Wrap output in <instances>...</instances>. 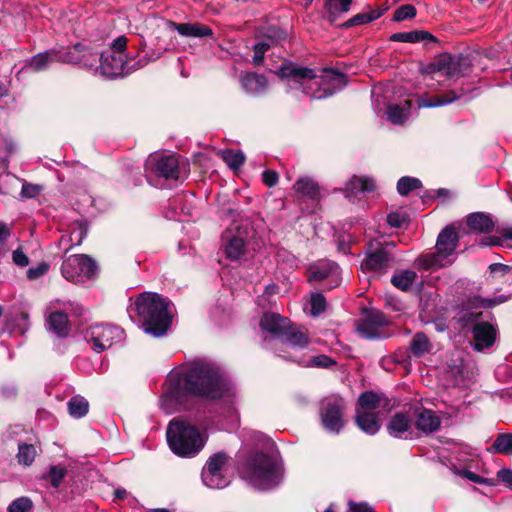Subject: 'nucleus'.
<instances>
[{
	"label": "nucleus",
	"mask_w": 512,
	"mask_h": 512,
	"mask_svg": "<svg viewBox=\"0 0 512 512\" xmlns=\"http://www.w3.org/2000/svg\"><path fill=\"white\" fill-rule=\"evenodd\" d=\"M441 420L437 414L429 409H423L416 414L415 426L416 428L425 433H433L440 428Z\"/></svg>",
	"instance_id": "28"
},
{
	"label": "nucleus",
	"mask_w": 512,
	"mask_h": 512,
	"mask_svg": "<svg viewBox=\"0 0 512 512\" xmlns=\"http://www.w3.org/2000/svg\"><path fill=\"white\" fill-rule=\"evenodd\" d=\"M451 374L455 375V385L464 387L468 385V382L464 378V367L453 368L450 371Z\"/></svg>",
	"instance_id": "58"
},
{
	"label": "nucleus",
	"mask_w": 512,
	"mask_h": 512,
	"mask_svg": "<svg viewBox=\"0 0 512 512\" xmlns=\"http://www.w3.org/2000/svg\"><path fill=\"white\" fill-rule=\"evenodd\" d=\"M412 106V101L408 99L388 104L385 110L387 120L393 125L404 124L410 117Z\"/></svg>",
	"instance_id": "24"
},
{
	"label": "nucleus",
	"mask_w": 512,
	"mask_h": 512,
	"mask_svg": "<svg viewBox=\"0 0 512 512\" xmlns=\"http://www.w3.org/2000/svg\"><path fill=\"white\" fill-rule=\"evenodd\" d=\"M174 313L173 304L157 293L140 294L128 308L130 318L137 315L143 331L154 337H161L171 326Z\"/></svg>",
	"instance_id": "4"
},
{
	"label": "nucleus",
	"mask_w": 512,
	"mask_h": 512,
	"mask_svg": "<svg viewBox=\"0 0 512 512\" xmlns=\"http://www.w3.org/2000/svg\"><path fill=\"white\" fill-rule=\"evenodd\" d=\"M67 406L69 414L74 418L84 417L89 410L88 401L84 397L79 395L72 397L68 401Z\"/></svg>",
	"instance_id": "37"
},
{
	"label": "nucleus",
	"mask_w": 512,
	"mask_h": 512,
	"mask_svg": "<svg viewBox=\"0 0 512 512\" xmlns=\"http://www.w3.org/2000/svg\"><path fill=\"white\" fill-rule=\"evenodd\" d=\"M295 195L300 199L317 201L321 198L319 184L311 177L303 176L297 179L292 187Z\"/></svg>",
	"instance_id": "23"
},
{
	"label": "nucleus",
	"mask_w": 512,
	"mask_h": 512,
	"mask_svg": "<svg viewBox=\"0 0 512 512\" xmlns=\"http://www.w3.org/2000/svg\"><path fill=\"white\" fill-rule=\"evenodd\" d=\"M48 271L49 264L46 262H41L27 270V278L29 280H36L47 274Z\"/></svg>",
	"instance_id": "49"
},
{
	"label": "nucleus",
	"mask_w": 512,
	"mask_h": 512,
	"mask_svg": "<svg viewBox=\"0 0 512 512\" xmlns=\"http://www.w3.org/2000/svg\"><path fill=\"white\" fill-rule=\"evenodd\" d=\"M260 326L266 334L265 339L279 340L292 351L302 350L309 345V338L301 327L291 325L288 318L276 313H265Z\"/></svg>",
	"instance_id": "7"
},
{
	"label": "nucleus",
	"mask_w": 512,
	"mask_h": 512,
	"mask_svg": "<svg viewBox=\"0 0 512 512\" xmlns=\"http://www.w3.org/2000/svg\"><path fill=\"white\" fill-rule=\"evenodd\" d=\"M355 422L357 427L368 435H375L380 430L379 415L376 412L356 410Z\"/></svg>",
	"instance_id": "29"
},
{
	"label": "nucleus",
	"mask_w": 512,
	"mask_h": 512,
	"mask_svg": "<svg viewBox=\"0 0 512 512\" xmlns=\"http://www.w3.org/2000/svg\"><path fill=\"white\" fill-rule=\"evenodd\" d=\"M41 188L38 185L30 184V183H23L22 189H21V197L22 198H34L36 197Z\"/></svg>",
	"instance_id": "53"
},
{
	"label": "nucleus",
	"mask_w": 512,
	"mask_h": 512,
	"mask_svg": "<svg viewBox=\"0 0 512 512\" xmlns=\"http://www.w3.org/2000/svg\"><path fill=\"white\" fill-rule=\"evenodd\" d=\"M275 74L290 90L302 91L313 99L322 100L333 96L347 85L346 76L333 69L315 70L283 61Z\"/></svg>",
	"instance_id": "2"
},
{
	"label": "nucleus",
	"mask_w": 512,
	"mask_h": 512,
	"mask_svg": "<svg viewBox=\"0 0 512 512\" xmlns=\"http://www.w3.org/2000/svg\"><path fill=\"white\" fill-rule=\"evenodd\" d=\"M243 479L260 491L278 487L284 480V464L275 444L267 439L262 450L252 452L240 468Z\"/></svg>",
	"instance_id": "3"
},
{
	"label": "nucleus",
	"mask_w": 512,
	"mask_h": 512,
	"mask_svg": "<svg viewBox=\"0 0 512 512\" xmlns=\"http://www.w3.org/2000/svg\"><path fill=\"white\" fill-rule=\"evenodd\" d=\"M20 179L14 174L6 171V168L0 173V193L12 194L18 188Z\"/></svg>",
	"instance_id": "40"
},
{
	"label": "nucleus",
	"mask_w": 512,
	"mask_h": 512,
	"mask_svg": "<svg viewBox=\"0 0 512 512\" xmlns=\"http://www.w3.org/2000/svg\"><path fill=\"white\" fill-rule=\"evenodd\" d=\"M395 244L393 242L369 244L366 256L361 263V269L364 273L383 274L385 273L393 259Z\"/></svg>",
	"instance_id": "11"
},
{
	"label": "nucleus",
	"mask_w": 512,
	"mask_h": 512,
	"mask_svg": "<svg viewBox=\"0 0 512 512\" xmlns=\"http://www.w3.org/2000/svg\"><path fill=\"white\" fill-rule=\"evenodd\" d=\"M171 451L182 458L195 457L205 446L207 435L185 421L173 419L166 431Z\"/></svg>",
	"instance_id": "5"
},
{
	"label": "nucleus",
	"mask_w": 512,
	"mask_h": 512,
	"mask_svg": "<svg viewBox=\"0 0 512 512\" xmlns=\"http://www.w3.org/2000/svg\"><path fill=\"white\" fill-rule=\"evenodd\" d=\"M410 349L414 356L422 357L431 349L429 339L424 333H416L410 343Z\"/></svg>",
	"instance_id": "38"
},
{
	"label": "nucleus",
	"mask_w": 512,
	"mask_h": 512,
	"mask_svg": "<svg viewBox=\"0 0 512 512\" xmlns=\"http://www.w3.org/2000/svg\"><path fill=\"white\" fill-rule=\"evenodd\" d=\"M60 50L51 49L34 55L26 64L34 72L47 70L54 62H59Z\"/></svg>",
	"instance_id": "27"
},
{
	"label": "nucleus",
	"mask_w": 512,
	"mask_h": 512,
	"mask_svg": "<svg viewBox=\"0 0 512 512\" xmlns=\"http://www.w3.org/2000/svg\"><path fill=\"white\" fill-rule=\"evenodd\" d=\"M467 226L478 233H489L494 228L492 219L482 212H474L466 218Z\"/></svg>",
	"instance_id": "31"
},
{
	"label": "nucleus",
	"mask_w": 512,
	"mask_h": 512,
	"mask_svg": "<svg viewBox=\"0 0 512 512\" xmlns=\"http://www.w3.org/2000/svg\"><path fill=\"white\" fill-rule=\"evenodd\" d=\"M417 278L416 272L412 270H400L395 272L391 278V283L402 291H407L411 288Z\"/></svg>",
	"instance_id": "36"
},
{
	"label": "nucleus",
	"mask_w": 512,
	"mask_h": 512,
	"mask_svg": "<svg viewBox=\"0 0 512 512\" xmlns=\"http://www.w3.org/2000/svg\"><path fill=\"white\" fill-rule=\"evenodd\" d=\"M385 315L377 310H371L359 321L357 331L365 339L380 337L379 328L387 325Z\"/></svg>",
	"instance_id": "19"
},
{
	"label": "nucleus",
	"mask_w": 512,
	"mask_h": 512,
	"mask_svg": "<svg viewBox=\"0 0 512 512\" xmlns=\"http://www.w3.org/2000/svg\"><path fill=\"white\" fill-rule=\"evenodd\" d=\"M262 180L265 185L273 187L278 182V174L273 170H266L262 173Z\"/></svg>",
	"instance_id": "57"
},
{
	"label": "nucleus",
	"mask_w": 512,
	"mask_h": 512,
	"mask_svg": "<svg viewBox=\"0 0 512 512\" xmlns=\"http://www.w3.org/2000/svg\"><path fill=\"white\" fill-rule=\"evenodd\" d=\"M10 236V230L4 222H0V248L6 243Z\"/></svg>",
	"instance_id": "62"
},
{
	"label": "nucleus",
	"mask_w": 512,
	"mask_h": 512,
	"mask_svg": "<svg viewBox=\"0 0 512 512\" xmlns=\"http://www.w3.org/2000/svg\"><path fill=\"white\" fill-rule=\"evenodd\" d=\"M387 432L391 437L411 439L413 437V419L406 412H397L387 423Z\"/></svg>",
	"instance_id": "20"
},
{
	"label": "nucleus",
	"mask_w": 512,
	"mask_h": 512,
	"mask_svg": "<svg viewBox=\"0 0 512 512\" xmlns=\"http://www.w3.org/2000/svg\"><path fill=\"white\" fill-rule=\"evenodd\" d=\"M228 460L229 457L224 452H218L209 457L201 473L202 482L206 487L223 489L229 485Z\"/></svg>",
	"instance_id": "12"
},
{
	"label": "nucleus",
	"mask_w": 512,
	"mask_h": 512,
	"mask_svg": "<svg viewBox=\"0 0 512 512\" xmlns=\"http://www.w3.org/2000/svg\"><path fill=\"white\" fill-rule=\"evenodd\" d=\"M33 507L32 501L27 497H20L8 506V512H30Z\"/></svg>",
	"instance_id": "46"
},
{
	"label": "nucleus",
	"mask_w": 512,
	"mask_h": 512,
	"mask_svg": "<svg viewBox=\"0 0 512 512\" xmlns=\"http://www.w3.org/2000/svg\"><path fill=\"white\" fill-rule=\"evenodd\" d=\"M96 270V264L87 255H70L61 266L63 277L71 282L77 283L83 278H90Z\"/></svg>",
	"instance_id": "14"
},
{
	"label": "nucleus",
	"mask_w": 512,
	"mask_h": 512,
	"mask_svg": "<svg viewBox=\"0 0 512 512\" xmlns=\"http://www.w3.org/2000/svg\"><path fill=\"white\" fill-rule=\"evenodd\" d=\"M408 221V217L402 212H391L387 216V222L391 227L402 228Z\"/></svg>",
	"instance_id": "51"
},
{
	"label": "nucleus",
	"mask_w": 512,
	"mask_h": 512,
	"mask_svg": "<svg viewBox=\"0 0 512 512\" xmlns=\"http://www.w3.org/2000/svg\"><path fill=\"white\" fill-rule=\"evenodd\" d=\"M347 512H374L373 509L366 503H356L349 501Z\"/></svg>",
	"instance_id": "60"
},
{
	"label": "nucleus",
	"mask_w": 512,
	"mask_h": 512,
	"mask_svg": "<svg viewBox=\"0 0 512 512\" xmlns=\"http://www.w3.org/2000/svg\"><path fill=\"white\" fill-rule=\"evenodd\" d=\"M346 403L339 395H331L321 401L319 417L322 428L333 435H338L345 427Z\"/></svg>",
	"instance_id": "10"
},
{
	"label": "nucleus",
	"mask_w": 512,
	"mask_h": 512,
	"mask_svg": "<svg viewBox=\"0 0 512 512\" xmlns=\"http://www.w3.org/2000/svg\"><path fill=\"white\" fill-rule=\"evenodd\" d=\"M12 259L13 263L19 267H26L29 264V258L21 248L13 251Z\"/></svg>",
	"instance_id": "54"
},
{
	"label": "nucleus",
	"mask_w": 512,
	"mask_h": 512,
	"mask_svg": "<svg viewBox=\"0 0 512 512\" xmlns=\"http://www.w3.org/2000/svg\"><path fill=\"white\" fill-rule=\"evenodd\" d=\"M205 400H222L223 412L231 419L236 418L237 391L225 372L215 362L195 359L173 369L167 376L161 409L172 414L188 409V397Z\"/></svg>",
	"instance_id": "1"
},
{
	"label": "nucleus",
	"mask_w": 512,
	"mask_h": 512,
	"mask_svg": "<svg viewBox=\"0 0 512 512\" xmlns=\"http://www.w3.org/2000/svg\"><path fill=\"white\" fill-rule=\"evenodd\" d=\"M67 475V468L63 465H51L43 478L47 480L53 488H58Z\"/></svg>",
	"instance_id": "41"
},
{
	"label": "nucleus",
	"mask_w": 512,
	"mask_h": 512,
	"mask_svg": "<svg viewBox=\"0 0 512 512\" xmlns=\"http://www.w3.org/2000/svg\"><path fill=\"white\" fill-rule=\"evenodd\" d=\"M167 27L176 30L181 36L189 38H207L213 36L212 29L201 23H176L165 21Z\"/></svg>",
	"instance_id": "22"
},
{
	"label": "nucleus",
	"mask_w": 512,
	"mask_h": 512,
	"mask_svg": "<svg viewBox=\"0 0 512 512\" xmlns=\"http://www.w3.org/2000/svg\"><path fill=\"white\" fill-rule=\"evenodd\" d=\"M127 38L119 36L113 40L109 49L102 52L99 57L98 71L107 78H117L128 75L136 69L133 60L126 54Z\"/></svg>",
	"instance_id": "8"
},
{
	"label": "nucleus",
	"mask_w": 512,
	"mask_h": 512,
	"mask_svg": "<svg viewBox=\"0 0 512 512\" xmlns=\"http://www.w3.org/2000/svg\"><path fill=\"white\" fill-rule=\"evenodd\" d=\"M416 15V9L414 6L407 4L398 8L395 13L393 19L395 21H403L405 19L412 18Z\"/></svg>",
	"instance_id": "50"
},
{
	"label": "nucleus",
	"mask_w": 512,
	"mask_h": 512,
	"mask_svg": "<svg viewBox=\"0 0 512 512\" xmlns=\"http://www.w3.org/2000/svg\"><path fill=\"white\" fill-rule=\"evenodd\" d=\"M123 330L114 325H93L85 333V340L92 349L101 353L122 340Z\"/></svg>",
	"instance_id": "13"
},
{
	"label": "nucleus",
	"mask_w": 512,
	"mask_h": 512,
	"mask_svg": "<svg viewBox=\"0 0 512 512\" xmlns=\"http://www.w3.org/2000/svg\"><path fill=\"white\" fill-rule=\"evenodd\" d=\"M308 279L310 282L328 281V287L334 288L340 284L339 266L332 261H320L308 268Z\"/></svg>",
	"instance_id": "18"
},
{
	"label": "nucleus",
	"mask_w": 512,
	"mask_h": 512,
	"mask_svg": "<svg viewBox=\"0 0 512 512\" xmlns=\"http://www.w3.org/2000/svg\"><path fill=\"white\" fill-rule=\"evenodd\" d=\"M458 240L455 228L446 226L437 237L435 251L419 257L418 266L426 270H436L451 264Z\"/></svg>",
	"instance_id": "9"
},
{
	"label": "nucleus",
	"mask_w": 512,
	"mask_h": 512,
	"mask_svg": "<svg viewBox=\"0 0 512 512\" xmlns=\"http://www.w3.org/2000/svg\"><path fill=\"white\" fill-rule=\"evenodd\" d=\"M389 39L393 42L403 43H418L426 40H430L432 42L436 41V38L432 34L422 30L397 32L392 34Z\"/></svg>",
	"instance_id": "33"
},
{
	"label": "nucleus",
	"mask_w": 512,
	"mask_h": 512,
	"mask_svg": "<svg viewBox=\"0 0 512 512\" xmlns=\"http://www.w3.org/2000/svg\"><path fill=\"white\" fill-rule=\"evenodd\" d=\"M491 454L512 455V433H500L493 444L487 448Z\"/></svg>",
	"instance_id": "34"
},
{
	"label": "nucleus",
	"mask_w": 512,
	"mask_h": 512,
	"mask_svg": "<svg viewBox=\"0 0 512 512\" xmlns=\"http://www.w3.org/2000/svg\"><path fill=\"white\" fill-rule=\"evenodd\" d=\"M481 246H501L505 247L507 246L504 236L502 237H496V236H490L482 238L480 241Z\"/></svg>",
	"instance_id": "55"
},
{
	"label": "nucleus",
	"mask_w": 512,
	"mask_h": 512,
	"mask_svg": "<svg viewBox=\"0 0 512 512\" xmlns=\"http://www.w3.org/2000/svg\"><path fill=\"white\" fill-rule=\"evenodd\" d=\"M457 474L470 480L471 482L476 483V484L493 485V483H494L492 479L483 478V477L477 475L476 473L471 472L466 469L458 470Z\"/></svg>",
	"instance_id": "48"
},
{
	"label": "nucleus",
	"mask_w": 512,
	"mask_h": 512,
	"mask_svg": "<svg viewBox=\"0 0 512 512\" xmlns=\"http://www.w3.org/2000/svg\"><path fill=\"white\" fill-rule=\"evenodd\" d=\"M422 188L420 179L411 176H403L397 181L396 189L399 195L407 196L409 193Z\"/></svg>",
	"instance_id": "39"
},
{
	"label": "nucleus",
	"mask_w": 512,
	"mask_h": 512,
	"mask_svg": "<svg viewBox=\"0 0 512 512\" xmlns=\"http://www.w3.org/2000/svg\"><path fill=\"white\" fill-rule=\"evenodd\" d=\"M269 44L262 41L254 45V56L253 63L255 65H260L264 59V54L268 50Z\"/></svg>",
	"instance_id": "52"
},
{
	"label": "nucleus",
	"mask_w": 512,
	"mask_h": 512,
	"mask_svg": "<svg viewBox=\"0 0 512 512\" xmlns=\"http://www.w3.org/2000/svg\"><path fill=\"white\" fill-rule=\"evenodd\" d=\"M221 154L224 162L233 170L238 169L245 161V156L241 151L225 150Z\"/></svg>",
	"instance_id": "45"
},
{
	"label": "nucleus",
	"mask_w": 512,
	"mask_h": 512,
	"mask_svg": "<svg viewBox=\"0 0 512 512\" xmlns=\"http://www.w3.org/2000/svg\"><path fill=\"white\" fill-rule=\"evenodd\" d=\"M146 173L159 178L176 181L179 178V162L175 155H151L145 163Z\"/></svg>",
	"instance_id": "17"
},
{
	"label": "nucleus",
	"mask_w": 512,
	"mask_h": 512,
	"mask_svg": "<svg viewBox=\"0 0 512 512\" xmlns=\"http://www.w3.org/2000/svg\"><path fill=\"white\" fill-rule=\"evenodd\" d=\"M489 270L494 275H506L512 272V267L501 263H493L489 266Z\"/></svg>",
	"instance_id": "56"
},
{
	"label": "nucleus",
	"mask_w": 512,
	"mask_h": 512,
	"mask_svg": "<svg viewBox=\"0 0 512 512\" xmlns=\"http://www.w3.org/2000/svg\"><path fill=\"white\" fill-rule=\"evenodd\" d=\"M497 477L508 487L512 488V469L502 468L497 472Z\"/></svg>",
	"instance_id": "59"
},
{
	"label": "nucleus",
	"mask_w": 512,
	"mask_h": 512,
	"mask_svg": "<svg viewBox=\"0 0 512 512\" xmlns=\"http://www.w3.org/2000/svg\"><path fill=\"white\" fill-rule=\"evenodd\" d=\"M243 90L250 95H259L267 88V79L264 75L247 72L240 76Z\"/></svg>",
	"instance_id": "26"
},
{
	"label": "nucleus",
	"mask_w": 512,
	"mask_h": 512,
	"mask_svg": "<svg viewBox=\"0 0 512 512\" xmlns=\"http://www.w3.org/2000/svg\"><path fill=\"white\" fill-rule=\"evenodd\" d=\"M446 58H443L439 62V66L441 69L445 70V73L448 75H455L457 73V63L449 59V62L447 63V67H445Z\"/></svg>",
	"instance_id": "61"
},
{
	"label": "nucleus",
	"mask_w": 512,
	"mask_h": 512,
	"mask_svg": "<svg viewBox=\"0 0 512 512\" xmlns=\"http://www.w3.org/2000/svg\"><path fill=\"white\" fill-rule=\"evenodd\" d=\"M297 351H293V353H290L288 356H284L285 358L298 363L299 365L303 367H321V368H329L332 365L335 364V361H333L330 357L321 354L316 356H311L309 358L305 357L304 355H297Z\"/></svg>",
	"instance_id": "30"
},
{
	"label": "nucleus",
	"mask_w": 512,
	"mask_h": 512,
	"mask_svg": "<svg viewBox=\"0 0 512 512\" xmlns=\"http://www.w3.org/2000/svg\"><path fill=\"white\" fill-rule=\"evenodd\" d=\"M82 42L74 44L66 51H60L59 62L73 65H89L86 60L81 58Z\"/></svg>",
	"instance_id": "35"
},
{
	"label": "nucleus",
	"mask_w": 512,
	"mask_h": 512,
	"mask_svg": "<svg viewBox=\"0 0 512 512\" xmlns=\"http://www.w3.org/2000/svg\"><path fill=\"white\" fill-rule=\"evenodd\" d=\"M479 316V313H471L468 317V314L465 313L460 317V320L474 323L472 330L474 348L478 351H482L494 344L497 336V330L493 324L485 321H479Z\"/></svg>",
	"instance_id": "16"
},
{
	"label": "nucleus",
	"mask_w": 512,
	"mask_h": 512,
	"mask_svg": "<svg viewBox=\"0 0 512 512\" xmlns=\"http://www.w3.org/2000/svg\"><path fill=\"white\" fill-rule=\"evenodd\" d=\"M385 404V399L382 395L373 391H366L359 396L356 410L375 412L377 408Z\"/></svg>",
	"instance_id": "32"
},
{
	"label": "nucleus",
	"mask_w": 512,
	"mask_h": 512,
	"mask_svg": "<svg viewBox=\"0 0 512 512\" xmlns=\"http://www.w3.org/2000/svg\"><path fill=\"white\" fill-rule=\"evenodd\" d=\"M37 455V450L34 445L22 443L18 446V462L25 466H30Z\"/></svg>",
	"instance_id": "43"
},
{
	"label": "nucleus",
	"mask_w": 512,
	"mask_h": 512,
	"mask_svg": "<svg viewBox=\"0 0 512 512\" xmlns=\"http://www.w3.org/2000/svg\"><path fill=\"white\" fill-rule=\"evenodd\" d=\"M468 91L464 89H460L459 91L451 90L443 95H436L433 97H422L418 100L419 108H433L440 107L447 104H450L463 96H465Z\"/></svg>",
	"instance_id": "25"
},
{
	"label": "nucleus",
	"mask_w": 512,
	"mask_h": 512,
	"mask_svg": "<svg viewBox=\"0 0 512 512\" xmlns=\"http://www.w3.org/2000/svg\"><path fill=\"white\" fill-rule=\"evenodd\" d=\"M382 15V11L380 10H370L368 12H362L351 19H349L346 23L348 27L359 25V24H366L370 23L376 19H378Z\"/></svg>",
	"instance_id": "44"
},
{
	"label": "nucleus",
	"mask_w": 512,
	"mask_h": 512,
	"mask_svg": "<svg viewBox=\"0 0 512 512\" xmlns=\"http://www.w3.org/2000/svg\"><path fill=\"white\" fill-rule=\"evenodd\" d=\"M505 300H506V299H505V298H502V297H501L499 300H497V299H485V300L483 301V304H484L485 306H487V307H493V306H495V305H497V304H499V303L504 302Z\"/></svg>",
	"instance_id": "63"
},
{
	"label": "nucleus",
	"mask_w": 512,
	"mask_h": 512,
	"mask_svg": "<svg viewBox=\"0 0 512 512\" xmlns=\"http://www.w3.org/2000/svg\"><path fill=\"white\" fill-rule=\"evenodd\" d=\"M56 304L61 303L60 301H56L55 303L51 302L48 307L50 312L47 316V326L48 329L58 337H66L70 331L68 314L80 315V307L78 305L74 306L73 303L67 302L62 303V307L58 310L55 306Z\"/></svg>",
	"instance_id": "15"
},
{
	"label": "nucleus",
	"mask_w": 512,
	"mask_h": 512,
	"mask_svg": "<svg viewBox=\"0 0 512 512\" xmlns=\"http://www.w3.org/2000/svg\"><path fill=\"white\" fill-rule=\"evenodd\" d=\"M326 309V299L321 293L311 295V313L314 316L319 315Z\"/></svg>",
	"instance_id": "47"
},
{
	"label": "nucleus",
	"mask_w": 512,
	"mask_h": 512,
	"mask_svg": "<svg viewBox=\"0 0 512 512\" xmlns=\"http://www.w3.org/2000/svg\"><path fill=\"white\" fill-rule=\"evenodd\" d=\"M81 58L86 60L89 65H79L80 67L89 70L95 69L96 72L98 71L97 63L99 61V52H97L93 46L82 42Z\"/></svg>",
	"instance_id": "42"
},
{
	"label": "nucleus",
	"mask_w": 512,
	"mask_h": 512,
	"mask_svg": "<svg viewBox=\"0 0 512 512\" xmlns=\"http://www.w3.org/2000/svg\"><path fill=\"white\" fill-rule=\"evenodd\" d=\"M256 232L249 219L233 221L223 232V251L231 261L246 259L257 248Z\"/></svg>",
	"instance_id": "6"
},
{
	"label": "nucleus",
	"mask_w": 512,
	"mask_h": 512,
	"mask_svg": "<svg viewBox=\"0 0 512 512\" xmlns=\"http://www.w3.org/2000/svg\"><path fill=\"white\" fill-rule=\"evenodd\" d=\"M278 287L275 284L267 285L265 288V294L267 295H274L277 293Z\"/></svg>",
	"instance_id": "64"
},
{
	"label": "nucleus",
	"mask_w": 512,
	"mask_h": 512,
	"mask_svg": "<svg viewBox=\"0 0 512 512\" xmlns=\"http://www.w3.org/2000/svg\"><path fill=\"white\" fill-rule=\"evenodd\" d=\"M377 189L376 181L369 176H353L344 188L345 197L354 202L365 193L374 192Z\"/></svg>",
	"instance_id": "21"
}]
</instances>
